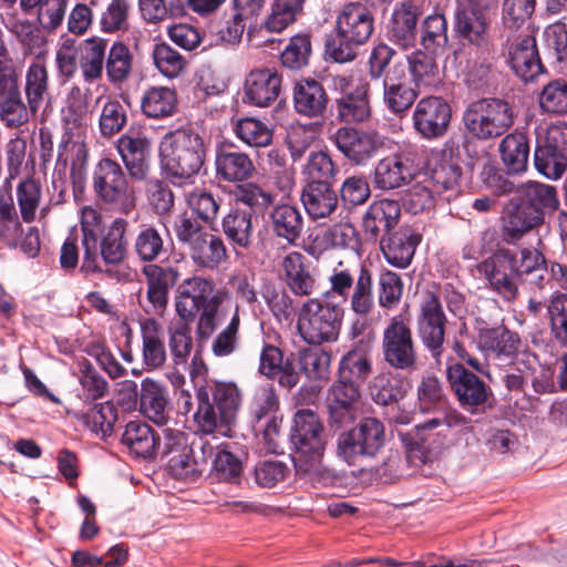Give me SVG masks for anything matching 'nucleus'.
<instances>
[{"mask_svg": "<svg viewBox=\"0 0 567 567\" xmlns=\"http://www.w3.org/2000/svg\"><path fill=\"white\" fill-rule=\"evenodd\" d=\"M337 148L353 164L365 165L383 145L377 132L343 126L334 133Z\"/></svg>", "mask_w": 567, "mask_h": 567, "instance_id": "412c9836", "label": "nucleus"}, {"mask_svg": "<svg viewBox=\"0 0 567 567\" xmlns=\"http://www.w3.org/2000/svg\"><path fill=\"white\" fill-rule=\"evenodd\" d=\"M415 171L410 153H392L378 161L372 173V183L377 189H396L410 184L414 178Z\"/></svg>", "mask_w": 567, "mask_h": 567, "instance_id": "aec40b11", "label": "nucleus"}, {"mask_svg": "<svg viewBox=\"0 0 567 567\" xmlns=\"http://www.w3.org/2000/svg\"><path fill=\"white\" fill-rule=\"evenodd\" d=\"M532 261V256L526 254V248L518 251L498 248L478 262L476 269L491 290L505 301H514L519 293L522 272L530 269Z\"/></svg>", "mask_w": 567, "mask_h": 567, "instance_id": "7ed1b4c3", "label": "nucleus"}, {"mask_svg": "<svg viewBox=\"0 0 567 567\" xmlns=\"http://www.w3.org/2000/svg\"><path fill=\"white\" fill-rule=\"evenodd\" d=\"M372 373V346L361 340L341 357L338 364L337 378L362 388Z\"/></svg>", "mask_w": 567, "mask_h": 567, "instance_id": "72a5a7b5", "label": "nucleus"}, {"mask_svg": "<svg viewBox=\"0 0 567 567\" xmlns=\"http://www.w3.org/2000/svg\"><path fill=\"white\" fill-rule=\"evenodd\" d=\"M405 78V64L396 62L382 81V102L386 110L398 117L408 114L420 93L419 89L406 83Z\"/></svg>", "mask_w": 567, "mask_h": 567, "instance_id": "f3484780", "label": "nucleus"}, {"mask_svg": "<svg viewBox=\"0 0 567 567\" xmlns=\"http://www.w3.org/2000/svg\"><path fill=\"white\" fill-rule=\"evenodd\" d=\"M78 419L92 433L99 437H107L112 434L117 420V409L113 402L106 401L95 403L86 412L81 413Z\"/></svg>", "mask_w": 567, "mask_h": 567, "instance_id": "4d7b16f0", "label": "nucleus"}, {"mask_svg": "<svg viewBox=\"0 0 567 567\" xmlns=\"http://www.w3.org/2000/svg\"><path fill=\"white\" fill-rule=\"evenodd\" d=\"M477 344L487 359L504 362L516 354L522 340L517 332L509 330L504 324H498L481 328L477 334Z\"/></svg>", "mask_w": 567, "mask_h": 567, "instance_id": "cd10ccee", "label": "nucleus"}, {"mask_svg": "<svg viewBox=\"0 0 567 567\" xmlns=\"http://www.w3.org/2000/svg\"><path fill=\"white\" fill-rule=\"evenodd\" d=\"M301 202L309 217H329L338 207V195L329 181H309L301 193Z\"/></svg>", "mask_w": 567, "mask_h": 567, "instance_id": "c9c22d12", "label": "nucleus"}, {"mask_svg": "<svg viewBox=\"0 0 567 567\" xmlns=\"http://www.w3.org/2000/svg\"><path fill=\"white\" fill-rule=\"evenodd\" d=\"M141 109L148 118H165L177 111V94L174 89L152 86L141 100Z\"/></svg>", "mask_w": 567, "mask_h": 567, "instance_id": "3c124183", "label": "nucleus"}, {"mask_svg": "<svg viewBox=\"0 0 567 567\" xmlns=\"http://www.w3.org/2000/svg\"><path fill=\"white\" fill-rule=\"evenodd\" d=\"M92 187L102 203L122 214L128 215L136 206L135 192L128 186L123 168L114 159L99 161L93 172Z\"/></svg>", "mask_w": 567, "mask_h": 567, "instance_id": "1a4fd4ad", "label": "nucleus"}, {"mask_svg": "<svg viewBox=\"0 0 567 567\" xmlns=\"http://www.w3.org/2000/svg\"><path fill=\"white\" fill-rule=\"evenodd\" d=\"M384 362L393 370L413 371L417 365V346L410 320L403 315L390 318L382 332L381 342Z\"/></svg>", "mask_w": 567, "mask_h": 567, "instance_id": "9d476101", "label": "nucleus"}, {"mask_svg": "<svg viewBox=\"0 0 567 567\" xmlns=\"http://www.w3.org/2000/svg\"><path fill=\"white\" fill-rule=\"evenodd\" d=\"M215 290V282L200 276L184 279L177 287L175 309L184 321H192L204 300Z\"/></svg>", "mask_w": 567, "mask_h": 567, "instance_id": "c756f323", "label": "nucleus"}, {"mask_svg": "<svg viewBox=\"0 0 567 567\" xmlns=\"http://www.w3.org/2000/svg\"><path fill=\"white\" fill-rule=\"evenodd\" d=\"M423 3L424 0H401L395 3L388 33L396 45L403 49L414 45L419 18L423 14Z\"/></svg>", "mask_w": 567, "mask_h": 567, "instance_id": "4be33fe9", "label": "nucleus"}, {"mask_svg": "<svg viewBox=\"0 0 567 567\" xmlns=\"http://www.w3.org/2000/svg\"><path fill=\"white\" fill-rule=\"evenodd\" d=\"M282 76L274 68L251 70L244 84L245 101L257 107L270 106L279 97Z\"/></svg>", "mask_w": 567, "mask_h": 567, "instance_id": "393cba45", "label": "nucleus"}, {"mask_svg": "<svg viewBox=\"0 0 567 567\" xmlns=\"http://www.w3.org/2000/svg\"><path fill=\"white\" fill-rule=\"evenodd\" d=\"M195 386L196 411L193 420L198 432L226 434L235 423L240 406V392L233 382L198 379L190 372Z\"/></svg>", "mask_w": 567, "mask_h": 567, "instance_id": "f257e3e1", "label": "nucleus"}, {"mask_svg": "<svg viewBox=\"0 0 567 567\" xmlns=\"http://www.w3.org/2000/svg\"><path fill=\"white\" fill-rule=\"evenodd\" d=\"M355 275L349 297L350 307L355 315L368 316L374 308L372 271L368 266L359 265Z\"/></svg>", "mask_w": 567, "mask_h": 567, "instance_id": "6e6d98bb", "label": "nucleus"}, {"mask_svg": "<svg viewBox=\"0 0 567 567\" xmlns=\"http://www.w3.org/2000/svg\"><path fill=\"white\" fill-rule=\"evenodd\" d=\"M544 223L545 220L539 214L526 208L512 197L502 217L503 240L508 245H514Z\"/></svg>", "mask_w": 567, "mask_h": 567, "instance_id": "473e14b6", "label": "nucleus"}, {"mask_svg": "<svg viewBox=\"0 0 567 567\" xmlns=\"http://www.w3.org/2000/svg\"><path fill=\"white\" fill-rule=\"evenodd\" d=\"M221 228L226 237L236 246L247 248L252 239L251 214L238 207H231L223 217Z\"/></svg>", "mask_w": 567, "mask_h": 567, "instance_id": "13d9d810", "label": "nucleus"}, {"mask_svg": "<svg viewBox=\"0 0 567 567\" xmlns=\"http://www.w3.org/2000/svg\"><path fill=\"white\" fill-rule=\"evenodd\" d=\"M49 78L45 66L41 63H32L25 74V96L29 110L35 115L41 107L44 96L48 94Z\"/></svg>", "mask_w": 567, "mask_h": 567, "instance_id": "052dcab7", "label": "nucleus"}, {"mask_svg": "<svg viewBox=\"0 0 567 567\" xmlns=\"http://www.w3.org/2000/svg\"><path fill=\"white\" fill-rule=\"evenodd\" d=\"M336 30L348 41L362 45L373 33V14L363 3L349 2L337 17Z\"/></svg>", "mask_w": 567, "mask_h": 567, "instance_id": "a878e982", "label": "nucleus"}, {"mask_svg": "<svg viewBox=\"0 0 567 567\" xmlns=\"http://www.w3.org/2000/svg\"><path fill=\"white\" fill-rule=\"evenodd\" d=\"M361 395V386L336 378L327 394L329 424L342 427L352 423L359 413Z\"/></svg>", "mask_w": 567, "mask_h": 567, "instance_id": "2eb2a0df", "label": "nucleus"}, {"mask_svg": "<svg viewBox=\"0 0 567 567\" xmlns=\"http://www.w3.org/2000/svg\"><path fill=\"white\" fill-rule=\"evenodd\" d=\"M449 42L447 22L442 13H434L426 17L421 28V44L423 48L435 53L446 47Z\"/></svg>", "mask_w": 567, "mask_h": 567, "instance_id": "338daca9", "label": "nucleus"}, {"mask_svg": "<svg viewBox=\"0 0 567 567\" xmlns=\"http://www.w3.org/2000/svg\"><path fill=\"white\" fill-rule=\"evenodd\" d=\"M512 197L526 208L539 214L544 220L547 212L559 207L556 188L534 181L517 185Z\"/></svg>", "mask_w": 567, "mask_h": 567, "instance_id": "4c0bfd02", "label": "nucleus"}, {"mask_svg": "<svg viewBox=\"0 0 567 567\" xmlns=\"http://www.w3.org/2000/svg\"><path fill=\"white\" fill-rule=\"evenodd\" d=\"M386 443V430L383 422L365 416L350 430L343 431L337 439V456L350 466L360 465L363 460L374 458Z\"/></svg>", "mask_w": 567, "mask_h": 567, "instance_id": "39448f33", "label": "nucleus"}, {"mask_svg": "<svg viewBox=\"0 0 567 567\" xmlns=\"http://www.w3.org/2000/svg\"><path fill=\"white\" fill-rule=\"evenodd\" d=\"M128 221L124 218H115L107 227L104 234H101L97 243V264L103 269L102 272L114 277V271L110 266L123 262L127 256V239L125 237Z\"/></svg>", "mask_w": 567, "mask_h": 567, "instance_id": "b1692460", "label": "nucleus"}, {"mask_svg": "<svg viewBox=\"0 0 567 567\" xmlns=\"http://www.w3.org/2000/svg\"><path fill=\"white\" fill-rule=\"evenodd\" d=\"M486 4L480 0H457L454 12V29L458 38L477 47L485 45L488 40V22Z\"/></svg>", "mask_w": 567, "mask_h": 567, "instance_id": "a211bd4d", "label": "nucleus"}, {"mask_svg": "<svg viewBox=\"0 0 567 567\" xmlns=\"http://www.w3.org/2000/svg\"><path fill=\"white\" fill-rule=\"evenodd\" d=\"M83 261L81 270L85 274L103 271L97 264V243L102 234V216L91 206L82 209L81 217Z\"/></svg>", "mask_w": 567, "mask_h": 567, "instance_id": "e433bc0d", "label": "nucleus"}, {"mask_svg": "<svg viewBox=\"0 0 567 567\" xmlns=\"http://www.w3.org/2000/svg\"><path fill=\"white\" fill-rule=\"evenodd\" d=\"M401 216L398 200L383 198L373 202L362 218V228L367 240L378 241L391 235Z\"/></svg>", "mask_w": 567, "mask_h": 567, "instance_id": "bb28decb", "label": "nucleus"}, {"mask_svg": "<svg viewBox=\"0 0 567 567\" xmlns=\"http://www.w3.org/2000/svg\"><path fill=\"white\" fill-rule=\"evenodd\" d=\"M134 66V55L123 41H115L106 49L105 72L107 81L113 85L126 82Z\"/></svg>", "mask_w": 567, "mask_h": 567, "instance_id": "8fccbe9b", "label": "nucleus"}, {"mask_svg": "<svg viewBox=\"0 0 567 567\" xmlns=\"http://www.w3.org/2000/svg\"><path fill=\"white\" fill-rule=\"evenodd\" d=\"M344 309L321 296L308 299L301 307L298 331L309 344H322L338 339Z\"/></svg>", "mask_w": 567, "mask_h": 567, "instance_id": "423d86ee", "label": "nucleus"}, {"mask_svg": "<svg viewBox=\"0 0 567 567\" xmlns=\"http://www.w3.org/2000/svg\"><path fill=\"white\" fill-rule=\"evenodd\" d=\"M216 177L231 183H241L250 178L255 165L248 154L233 144L217 146L215 154Z\"/></svg>", "mask_w": 567, "mask_h": 567, "instance_id": "2f4dec72", "label": "nucleus"}, {"mask_svg": "<svg viewBox=\"0 0 567 567\" xmlns=\"http://www.w3.org/2000/svg\"><path fill=\"white\" fill-rule=\"evenodd\" d=\"M427 174L433 189L441 195L445 192H453V196L457 194L462 168L457 163L445 156L432 157L427 165ZM452 195L446 197L450 200Z\"/></svg>", "mask_w": 567, "mask_h": 567, "instance_id": "09e8293b", "label": "nucleus"}, {"mask_svg": "<svg viewBox=\"0 0 567 567\" xmlns=\"http://www.w3.org/2000/svg\"><path fill=\"white\" fill-rule=\"evenodd\" d=\"M133 250L143 262L152 264L162 257L166 249L162 234L152 225H141L133 241Z\"/></svg>", "mask_w": 567, "mask_h": 567, "instance_id": "bf43d9fd", "label": "nucleus"}, {"mask_svg": "<svg viewBox=\"0 0 567 567\" xmlns=\"http://www.w3.org/2000/svg\"><path fill=\"white\" fill-rule=\"evenodd\" d=\"M463 124L472 136L487 141L508 131L514 124V111L503 99L483 97L466 106Z\"/></svg>", "mask_w": 567, "mask_h": 567, "instance_id": "0eeeda50", "label": "nucleus"}, {"mask_svg": "<svg viewBox=\"0 0 567 567\" xmlns=\"http://www.w3.org/2000/svg\"><path fill=\"white\" fill-rule=\"evenodd\" d=\"M258 372L286 390L293 389L300 381L296 354L291 352L285 355L280 348L270 343L261 348Z\"/></svg>", "mask_w": 567, "mask_h": 567, "instance_id": "6ab92c4d", "label": "nucleus"}, {"mask_svg": "<svg viewBox=\"0 0 567 567\" xmlns=\"http://www.w3.org/2000/svg\"><path fill=\"white\" fill-rule=\"evenodd\" d=\"M508 64L515 75L529 83L546 72L542 63L536 39L530 34L519 35L508 50Z\"/></svg>", "mask_w": 567, "mask_h": 567, "instance_id": "5701e85b", "label": "nucleus"}, {"mask_svg": "<svg viewBox=\"0 0 567 567\" xmlns=\"http://www.w3.org/2000/svg\"><path fill=\"white\" fill-rule=\"evenodd\" d=\"M501 158L508 172L520 173L527 168L529 144L523 133L507 134L499 144Z\"/></svg>", "mask_w": 567, "mask_h": 567, "instance_id": "5fc2aeb1", "label": "nucleus"}, {"mask_svg": "<svg viewBox=\"0 0 567 567\" xmlns=\"http://www.w3.org/2000/svg\"><path fill=\"white\" fill-rule=\"evenodd\" d=\"M297 368L309 380H324L331 364V353L322 349H302L298 352Z\"/></svg>", "mask_w": 567, "mask_h": 567, "instance_id": "e2e57ef3", "label": "nucleus"}, {"mask_svg": "<svg viewBox=\"0 0 567 567\" xmlns=\"http://www.w3.org/2000/svg\"><path fill=\"white\" fill-rule=\"evenodd\" d=\"M411 81L416 89L433 86L440 82L439 65L433 53L416 50L405 56Z\"/></svg>", "mask_w": 567, "mask_h": 567, "instance_id": "603ef678", "label": "nucleus"}, {"mask_svg": "<svg viewBox=\"0 0 567 567\" xmlns=\"http://www.w3.org/2000/svg\"><path fill=\"white\" fill-rule=\"evenodd\" d=\"M91 97L90 89L79 85L71 86L65 106L62 109V122L70 136L80 135L86 128Z\"/></svg>", "mask_w": 567, "mask_h": 567, "instance_id": "37998d69", "label": "nucleus"}, {"mask_svg": "<svg viewBox=\"0 0 567 567\" xmlns=\"http://www.w3.org/2000/svg\"><path fill=\"white\" fill-rule=\"evenodd\" d=\"M446 380L460 406L465 411H476L493 394L491 386L462 363L446 368Z\"/></svg>", "mask_w": 567, "mask_h": 567, "instance_id": "4468645a", "label": "nucleus"}, {"mask_svg": "<svg viewBox=\"0 0 567 567\" xmlns=\"http://www.w3.org/2000/svg\"><path fill=\"white\" fill-rule=\"evenodd\" d=\"M550 330L561 347H567V293L557 292L547 305Z\"/></svg>", "mask_w": 567, "mask_h": 567, "instance_id": "774afa93", "label": "nucleus"}, {"mask_svg": "<svg viewBox=\"0 0 567 567\" xmlns=\"http://www.w3.org/2000/svg\"><path fill=\"white\" fill-rule=\"evenodd\" d=\"M452 121V107L442 96L427 95L416 101L412 126L424 140L434 141L446 135Z\"/></svg>", "mask_w": 567, "mask_h": 567, "instance_id": "f8f14e48", "label": "nucleus"}, {"mask_svg": "<svg viewBox=\"0 0 567 567\" xmlns=\"http://www.w3.org/2000/svg\"><path fill=\"white\" fill-rule=\"evenodd\" d=\"M147 291L146 298L153 311H163L168 303L169 290L181 279L177 267L148 264L142 268Z\"/></svg>", "mask_w": 567, "mask_h": 567, "instance_id": "c85d7f7f", "label": "nucleus"}, {"mask_svg": "<svg viewBox=\"0 0 567 567\" xmlns=\"http://www.w3.org/2000/svg\"><path fill=\"white\" fill-rule=\"evenodd\" d=\"M307 0H270L259 24L260 31L279 34L303 14Z\"/></svg>", "mask_w": 567, "mask_h": 567, "instance_id": "a19ab883", "label": "nucleus"}, {"mask_svg": "<svg viewBox=\"0 0 567 567\" xmlns=\"http://www.w3.org/2000/svg\"><path fill=\"white\" fill-rule=\"evenodd\" d=\"M177 239L188 247L192 261L199 268L215 270L227 259L224 240L208 233L196 220L184 217L176 227Z\"/></svg>", "mask_w": 567, "mask_h": 567, "instance_id": "6e6552de", "label": "nucleus"}, {"mask_svg": "<svg viewBox=\"0 0 567 567\" xmlns=\"http://www.w3.org/2000/svg\"><path fill=\"white\" fill-rule=\"evenodd\" d=\"M141 410L154 423L162 425L167 420L166 391L164 386L152 380L144 379L141 384Z\"/></svg>", "mask_w": 567, "mask_h": 567, "instance_id": "864d4df0", "label": "nucleus"}, {"mask_svg": "<svg viewBox=\"0 0 567 567\" xmlns=\"http://www.w3.org/2000/svg\"><path fill=\"white\" fill-rule=\"evenodd\" d=\"M446 323L447 318L439 296L427 292L420 306L417 332L422 344L437 364H441L445 351Z\"/></svg>", "mask_w": 567, "mask_h": 567, "instance_id": "9b49d317", "label": "nucleus"}, {"mask_svg": "<svg viewBox=\"0 0 567 567\" xmlns=\"http://www.w3.org/2000/svg\"><path fill=\"white\" fill-rule=\"evenodd\" d=\"M355 270L357 268H342V262H339V267L333 268L328 277L329 290L324 291L321 297L343 307L349 300L350 291L357 279Z\"/></svg>", "mask_w": 567, "mask_h": 567, "instance_id": "0e129e2a", "label": "nucleus"}, {"mask_svg": "<svg viewBox=\"0 0 567 567\" xmlns=\"http://www.w3.org/2000/svg\"><path fill=\"white\" fill-rule=\"evenodd\" d=\"M420 243V235L409 228L400 229L381 239V250L385 260L393 267L406 268L414 256L416 246Z\"/></svg>", "mask_w": 567, "mask_h": 567, "instance_id": "79ce46f5", "label": "nucleus"}, {"mask_svg": "<svg viewBox=\"0 0 567 567\" xmlns=\"http://www.w3.org/2000/svg\"><path fill=\"white\" fill-rule=\"evenodd\" d=\"M116 150L134 181H145L151 168L152 140L146 133L130 130L116 142Z\"/></svg>", "mask_w": 567, "mask_h": 567, "instance_id": "dca6fc26", "label": "nucleus"}, {"mask_svg": "<svg viewBox=\"0 0 567 567\" xmlns=\"http://www.w3.org/2000/svg\"><path fill=\"white\" fill-rule=\"evenodd\" d=\"M268 226L276 237L296 245L303 230V216L296 206L276 205L269 214Z\"/></svg>", "mask_w": 567, "mask_h": 567, "instance_id": "c03bdc74", "label": "nucleus"}, {"mask_svg": "<svg viewBox=\"0 0 567 567\" xmlns=\"http://www.w3.org/2000/svg\"><path fill=\"white\" fill-rule=\"evenodd\" d=\"M369 84H360L352 93H346L334 99L337 118L346 124L365 123L371 117V106L368 96Z\"/></svg>", "mask_w": 567, "mask_h": 567, "instance_id": "ea45409f", "label": "nucleus"}, {"mask_svg": "<svg viewBox=\"0 0 567 567\" xmlns=\"http://www.w3.org/2000/svg\"><path fill=\"white\" fill-rule=\"evenodd\" d=\"M538 105L543 114H567V81L564 79L550 80L538 94Z\"/></svg>", "mask_w": 567, "mask_h": 567, "instance_id": "680f3d73", "label": "nucleus"}, {"mask_svg": "<svg viewBox=\"0 0 567 567\" xmlns=\"http://www.w3.org/2000/svg\"><path fill=\"white\" fill-rule=\"evenodd\" d=\"M282 279L296 296H310L317 287V279L310 262L298 251L287 254L281 261Z\"/></svg>", "mask_w": 567, "mask_h": 567, "instance_id": "f704fd0d", "label": "nucleus"}, {"mask_svg": "<svg viewBox=\"0 0 567 567\" xmlns=\"http://www.w3.org/2000/svg\"><path fill=\"white\" fill-rule=\"evenodd\" d=\"M206 145L193 128H179L165 135L161 144V162L172 181L183 183L196 176L205 163Z\"/></svg>", "mask_w": 567, "mask_h": 567, "instance_id": "f03ea898", "label": "nucleus"}, {"mask_svg": "<svg viewBox=\"0 0 567 567\" xmlns=\"http://www.w3.org/2000/svg\"><path fill=\"white\" fill-rule=\"evenodd\" d=\"M122 443L136 456L150 458L158 452L159 433L145 422L131 421L122 434Z\"/></svg>", "mask_w": 567, "mask_h": 567, "instance_id": "a18cd8bd", "label": "nucleus"}, {"mask_svg": "<svg viewBox=\"0 0 567 567\" xmlns=\"http://www.w3.org/2000/svg\"><path fill=\"white\" fill-rule=\"evenodd\" d=\"M142 357L146 371L158 370L166 362V348L162 324L154 318L141 321Z\"/></svg>", "mask_w": 567, "mask_h": 567, "instance_id": "58836bf2", "label": "nucleus"}, {"mask_svg": "<svg viewBox=\"0 0 567 567\" xmlns=\"http://www.w3.org/2000/svg\"><path fill=\"white\" fill-rule=\"evenodd\" d=\"M311 52L310 35L298 33L290 38L289 43L280 54V62L286 69L299 71L309 64Z\"/></svg>", "mask_w": 567, "mask_h": 567, "instance_id": "69168bd1", "label": "nucleus"}, {"mask_svg": "<svg viewBox=\"0 0 567 567\" xmlns=\"http://www.w3.org/2000/svg\"><path fill=\"white\" fill-rule=\"evenodd\" d=\"M107 40L90 38L80 49L79 65L86 83L100 81L105 70Z\"/></svg>", "mask_w": 567, "mask_h": 567, "instance_id": "de8ad7c7", "label": "nucleus"}, {"mask_svg": "<svg viewBox=\"0 0 567 567\" xmlns=\"http://www.w3.org/2000/svg\"><path fill=\"white\" fill-rule=\"evenodd\" d=\"M440 432L436 434L431 433L429 429H425L423 423L415 426L413 434H406L403 437L405 447V456H403L406 466L410 470L411 466H420L426 463L431 451L437 449L441 445L439 441Z\"/></svg>", "mask_w": 567, "mask_h": 567, "instance_id": "49530a36", "label": "nucleus"}, {"mask_svg": "<svg viewBox=\"0 0 567 567\" xmlns=\"http://www.w3.org/2000/svg\"><path fill=\"white\" fill-rule=\"evenodd\" d=\"M535 167L548 178H559L567 167V123L551 125L538 138L534 153Z\"/></svg>", "mask_w": 567, "mask_h": 567, "instance_id": "ddd939ff", "label": "nucleus"}, {"mask_svg": "<svg viewBox=\"0 0 567 567\" xmlns=\"http://www.w3.org/2000/svg\"><path fill=\"white\" fill-rule=\"evenodd\" d=\"M323 84L312 78H302L295 83L292 102L295 111L309 118L322 117L329 105Z\"/></svg>", "mask_w": 567, "mask_h": 567, "instance_id": "7c9ffc66", "label": "nucleus"}, {"mask_svg": "<svg viewBox=\"0 0 567 567\" xmlns=\"http://www.w3.org/2000/svg\"><path fill=\"white\" fill-rule=\"evenodd\" d=\"M293 446L292 461L298 473L316 472L324 452V426L319 415L310 409L298 410L290 432Z\"/></svg>", "mask_w": 567, "mask_h": 567, "instance_id": "20e7f679", "label": "nucleus"}]
</instances>
